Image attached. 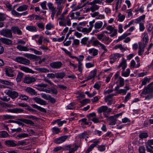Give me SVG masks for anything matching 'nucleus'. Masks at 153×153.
Masks as SVG:
<instances>
[{
  "label": "nucleus",
  "mask_w": 153,
  "mask_h": 153,
  "mask_svg": "<svg viewBox=\"0 0 153 153\" xmlns=\"http://www.w3.org/2000/svg\"><path fill=\"white\" fill-rule=\"evenodd\" d=\"M14 60L17 62L26 65H28L30 63V61L28 60L21 56L16 57Z\"/></svg>",
  "instance_id": "f257e3e1"
},
{
  "label": "nucleus",
  "mask_w": 153,
  "mask_h": 153,
  "mask_svg": "<svg viewBox=\"0 0 153 153\" xmlns=\"http://www.w3.org/2000/svg\"><path fill=\"white\" fill-rule=\"evenodd\" d=\"M66 0H55V4L57 5V9L58 13H60L62 10L64 6L62 4L65 2Z\"/></svg>",
  "instance_id": "f03ea898"
},
{
  "label": "nucleus",
  "mask_w": 153,
  "mask_h": 153,
  "mask_svg": "<svg viewBox=\"0 0 153 153\" xmlns=\"http://www.w3.org/2000/svg\"><path fill=\"white\" fill-rule=\"evenodd\" d=\"M59 24L60 26L65 27L66 25L70 26L71 25V23L70 19L68 18H65L62 21L59 22Z\"/></svg>",
  "instance_id": "7ed1b4c3"
},
{
  "label": "nucleus",
  "mask_w": 153,
  "mask_h": 153,
  "mask_svg": "<svg viewBox=\"0 0 153 153\" xmlns=\"http://www.w3.org/2000/svg\"><path fill=\"white\" fill-rule=\"evenodd\" d=\"M5 93L13 99L17 97L19 95L18 93L16 91L9 90H5Z\"/></svg>",
  "instance_id": "20e7f679"
},
{
  "label": "nucleus",
  "mask_w": 153,
  "mask_h": 153,
  "mask_svg": "<svg viewBox=\"0 0 153 153\" xmlns=\"http://www.w3.org/2000/svg\"><path fill=\"white\" fill-rule=\"evenodd\" d=\"M0 34L3 36L11 38L12 37L11 31L10 30L3 29L0 31Z\"/></svg>",
  "instance_id": "39448f33"
},
{
  "label": "nucleus",
  "mask_w": 153,
  "mask_h": 153,
  "mask_svg": "<svg viewBox=\"0 0 153 153\" xmlns=\"http://www.w3.org/2000/svg\"><path fill=\"white\" fill-rule=\"evenodd\" d=\"M5 70L6 76L10 77H13L14 76L13 71L12 68L6 67L5 68Z\"/></svg>",
  "instance_id": "423d86ee"
},
{
  "label": "nucleus",
  "mask_w": 153,
  "mask_h": 153,
  "mask_svg": "<svg viewBox=\"0 0 153 153\" xmlns=\"http://www.w3.org/2000/svg\"><path fill=\"white\" fill-rule=\"evenodd\" d=\"M36 80L35 78L33 76H26L24 78V82L27 84H30L34 82Z\"/></svg>",
  "instance_id": "0eeeda50"
},
{
  "label": "nucleus",
  "mask_w": 153,
  "mask_h": 153,
  "mask_svg": "<svg viewBox=\"0 0 153 153\" xmlns=\"http://www.w3.org/2000/svg\"><path fill=\"white\" fill-rule=\"evenodd\" d=\"M121 57L120 54L118 53L112 54L110 56V63L112 64L116 61V59Z\"/></svg>",
  "instance_id": "6e6552de"
},
{
  "label": "nucleus",
  "mask_w": 153,
  "mask_h": 153,
  "mask_svg": "<svg viewBox=\"0 0 153 153\" xmlns=\"http://www.w3.org/2000/svg\"><path fill=\"white\" fill-rule=\"evenodd\" d=\"M112 109L108 108V107L106 106H100L97 109V111L98 113L102 112H110L111 111Z\"/></svg>",
  "instance_id": "1a4fd4ad"
},
{
  "label": "nucleus",
  "mask_w": 153,
  "mask_h": 153,
  "mask_svg": "<svg viewBox=\"0 0 153 153\" xmlns=\"http://www.w3.org/2000/svg\"><path fill=\"white\" fill-rule=\"evenodd\" d=\"M107 30L110 31L109 33H113L112 34L110 35V36L111 37H113L115 36L117 34V30L115 29L113 27L111 26H108L106 27Z\"/></svg>",
  "instance_id": "9d476101"
},
{
  "label": "nucleus",
  "mask_w": 153,
  "mask_h": 153,
  "mask_svg": "<svg viewBox=\"0 0 153 153\" xmlns=\"http://www.w3.org/2000/svg\"><path fill=\"white\" fill-rule=\"evenodd\" d=\"M50 66L53 69H58L61 67L62 64L60 62H54L51 63L50 64Z\"/></svg>",
  "instance_id": "9b49d317"
},
{
  "label": "nucleus",
  "mask_w": 153,
  "mask_h": 153,
  "mask_svg": "<svg viewBox=\"0 0 153 153\" xmlns=\"http://www.w3.org/2000/svg\"><path fill=\"white\" fill-rule=\"evenodd\" d=\"M115 94H109L105 97V100L106 102L107 103L108 105H110L113 102L112 98L114 96H116Z\"/></svg>",
  "instance_id": "f8f14e48"
},
{
  "label": "nucleus",
  "mask_w": 153,
  "mask_h": 153,
  "mask_svg": "<svg viewBox=\"0 0 153 153\" xmlns=\"http://www.w3.org/2000/svg\"><path fill=\"white\" fill-rule=\"evenodd\" d=\"M33 100L36 103L42 105H45L47 103L45 101L37 97L33 98Z\"/></svg>",
  "instance_id": "ddd939ff"
},
{
  "label": "nucleus",
  "mask_w": 153,
  "mask_h": 153,
  "mask_svg": "<svg viewBox=\"0 0 153 153\" xmlns=\"http://www.w3.org/2000/svg\"><path fill=\"white\" fill-rule=\"evenodd\" d=\"M68 138V136L67 135L61 136L56 139L54 140V142L56 144L61 143L64 142Z\"/></svg>",
  "instance_id": "4468645a"
},
{
  "label": "nucleus",
  "mask_w": 153,
  "mask_h": 153,
  "mask_svg": "<svg viewBox=\"0 0 153 153\" xmlns=\"http://www.w3.org/2000/svg\"><path fill=\"white\" fill-rule=\"evenodd\" d=\"M118 82L119 84L115 87V89L116 90H118V88L123 87L124 85V79L121 76L119 77V79L118 80Z\"/></svg>",
  "instance_id": "2eb2a0df"
},
{
  "label": "nucleus",
  "mask_w": 153,
  "mask_h": 153,
  "mask_svg": "<svg viewBox=\"0 0 153 153\" xmlns=\"http://www.w3.org/2000/svg\"><path fill=\"white\" fill-rule=\"evenodd\" d=\"M4 143L6 145L11 147H15L17 146V144L15 143V141L13 140H8L5 141Z\"/></svg>",
  "instance_id": "dca6fc26"
},
{
  "label": "nucleus",
  "mask_w": 153,
  "mask_h": 153,
  "mask_svg": "<svg viewBox=\"0 0 153 153\" xmlns=\"http://www.w3.org/2000/svg\"><path fill=\"white\" fill-rule=\"evenodd\" d=\"M127 66V64L126 60L123 58H122L121 62L118 65V68H119L120 67H122L123 71H124L126 68Z\"/></svg>",
  "instance_id": "f3484780"
},
{
  "label": "nucleus",
  "mask_w": 153,
  "mask_h": 153,
  "mask_svg": "<svg viewBox=\"0 0 153 153\" xmlns=\"http://www.w3.org/2000/svg\"><path fill=\"white\" fill-rule=\"evenodd\" d=\"M24 56L31 60H37L39 58V56L31 54H25Z\"/></svg>",
  "instance_id": "a211bd4d"
},
{
  "label": "nucleus",
  "mask_w": 153,
  "mask_h": 153,
  "mask_svg": "<svg viewBox=\"0 0 153 153\" xmlns=\"http://www.w3.org/2000/svg\"><path fill=\"white\" fill-rule=\"evenodd\" d=\"M25 91L26 92H27L32 95H36L37 93L35 91V90L33 89L32 88L27 87L25 89Z\"/></svg>",
  "instance_id": "6ab92c4d"
},
{
  "label": "nucleus",
  "mask_w": 153,
  "mask_h": 153,
  "mask_svg": "<svg viewBox=\"0 0 153 153\" xmlns=\"http://www.w3.org/2000/svg\"><path fill=\"white\" fill-rule=\"evenodd\" d=\"M14 118L15 116H14L6 114L1 116L0 117V120H2L8 119H13Z\"/></svg>",
  "instance_id": "aec40b11"
},
{
  "label": "nucleus",
  "mask_w": 153,
  "mask_h": 153,
  "mask_svg": "<svg viewBox=\"0 0 153 153\" xmlns=\"http://www.w3.org/2000/svg\"><path fill=\"white\" fill-rule=\"evenodd\" d=\"M62 10H61V12L59 13H58V10L56 14V18L57 21H62L65 19V15L62 14H61Z\"/></svg>",
  "instance_id": "412c9836"
},
{
  "label": "nucleus",
  "mask_w": 153,
  "mask_h": 153,
  "mask_svg": "<svg viewBox=\"0 0 153 153\" xmlns=\"http://www.w3.org/2000/svg\"><path fill=\"white\" fill-rule=\"evenodd\" d=\"M28 6L26 4H24L19 6L17 9L16 10L18 12H22L26 11L28 9Z\"/></svg>",
  "instance_id": "4be33fe9"
},
{
  "label": "nucleus",
  "mask_w": 153,
  "mask_h": 153,
  "mask_svg": "<svg viewBox=\"0 0 153 153\" xmlns=\"http://www.w3.org/2000/svg\"><path fill=\"white\" fill-rule=\"evenodd\" d=\"M97 75V71L96 70H93L91 71L89 75L87 78V80L93 78Z\"/></svg>",
  "instance_id": "5701e85b"
},
{
  "label": "nucleus",
  "mask_w": 153,
  "mask_h": 153,
  "mask_svg": "<svg viewBox=\"0 0 153 153\" xmlns=\"http://www.w3.org/2000/svg\"><path fill=\"white\" fill-rule=\"evenodd\" d=\"M11 30L13 33H16L19 35H21L22 34V33L21 30L18 27H12L11 28Z\"/></svg>",
  "instance_id": "b1692460"
},
{
  "label": "nucleus",
  "mask_w": 153,
  "mask_h": 153,
  "mask_svg": "<svg viewBox=\"0 0 153 153\" xmlns=\"http://www.w3.org/2000/svg\"><path fill=\"white\" fill-rule=\"evenodd\" d=\"M20 69L26 73H29L32 74L34 73V71H33L27 67L20 66Z\"/></svg>",
  "instance_id": "393cba45"
},
{
  "label": "nucleus",
  "mask_w": 153,
  "mask_h": 153,
  "mask_svg": "<svg viewBox=\"0 0 153 153\" xmlns=\"http://www.w3.org/2000/svg\"><path fill=\"white\" fill-rule=\"evenodd\" d=\"M150 93L149 88L147 86V87H145L140 94V96L144 97L143 95H146Z\"/></svg>",
  "instance_id": "a878e982"
},
{
  "label": "nucleus",
  "mask_w": 153,
  "mask_h": 153,
  "mask_svg": "<svg viewBox=\"0 0 153 153\" xmlns=\"http://www.w3.org/2000/svg\"><path fill=\"white\" fill-rule=\"evenodd\" d=\"M29 135L27 134L23 133L18 134L16 136V138L18 140H19L22 138L27 137Z\"/></svg>",
  "instance_id": "bb28decb"
},
{
  "label": "nucleus",
  "mask_w": 153,
  "mask_h": 153,
  "mask_svg": "<svg viewBox=\"0 0 153 153\" xmlns=\"http://www.w3.org/2000/svg\"><path fill=\"white\" fill-rule=\"evenodd\" d=\"M139 45V49L138 54L139 55L141 56L143 53L144 52V49L145 47H143L142 46L141 42H139L138 43Z\"/></svg>",
  "instance_id": "cd10ccee"
},
{
  "label": "nucleus",
  "mask_w": 153,
  "mask_h": 153,
  "mask_svg": "<svg viewBox=\"0 0 153 153\" xmlns=\"http://www.w3.org/2000/svg\"><path fill=\"white\" fill-rule=\"evenodd\" d=\"M89 137V135L86 132H83L79 134V137L80 139L85 138L86 141H87V139Z\"/></svg>",
  "instance_id": "c85d7f7f"
},
{
  "label": "nucleus",
  "mask_w": 153,
  "mask_h": 153,
  "mask_svg": "<svg viewBox=\"0 0 153 153\" xmlns=\"http://www.w3.org/2000/svg\"><path fill=\"white\" fill-rule=\"evenodd\" d=\"M88 51L89 53H92V55L94 56H97L98 53V50L94 48L89 49L88 50Z\"/></svg>",
  "instance_id": "c756f323"
},
{
  "label": "nucleus",
  "mask_w": 153,
  "mask_h": 153,
  "mask_svg": "<svg viewBox=\"0 0 153 153\" xmlns=\"http://www.w3.org/2000/svg\"><path fill=\"white\" fill-rule=\"evenodd\" d=\"M0 40L3 43L7 45L11 44L12 42L11 40L5 38L0 39Z\"/></svg>",
  "instance_id": "7c9ffc66"
},
{
  "label": "nucleus",
  "mask_w": 153,
  "mask_h": 153,
  "mask_svg": "<svg viewBox=\"0 0 153 153\" xmlns=\"http://www.w3.org/2000/svg\"><path fill=\"white\" fill-rule=\"evenodd\" d=\"M75 59H76L78 62V71L79 72L82 73L83 68L82 63L81 62H80V60H79L77 57H76Z\"/></svg>",
  "instance_id": "2f4dec72"
},
{
  "label": "nucleus",
  "mask_w": 153,
  "mask_h": 153,
  "mask_svg": "<svg viewBox=\"0 0 153 153\" xmlns=\"http://www.w3.org/2000/svg\"><path fill=\"white\" fill-rule=\"evenodd\" d=\"M26 28L27 30L31 32H36L37 31L36 27L31 25H27Z\"/></svg>",
  "instance_id": "473e14b6"
},
{
  "label": "nucleus",
  "mask_w": 153,
  "mask_h": 153,
  "mask_svg": "<svg viewBox=\"0 0 153 153\" xmlns=\"http://www.w3.org/2000/svg\"><path fill=\"white\" fill-rule=\"evenodd\" d=\"M90 102V100L88 99H83L82 101H79V102L80 103V107H82V106L86 105L87 104L89 103Z\"/></svg>",
  "instance_id": "72a5a7b5"
},
{
  "label": "nucleus",
  "mask_w": 153,
  "mask_h": 153,
  "mask_svg": "<svg viewBox=\"0 0 153 153\" xmlns=\"http://www.w3.org/2000/svg\"><path fill=\"white\" fill-rule=\"evenodd\" d=\"M103 25V22L101 21H99L96 22L94 25V27L96 29H100Z\"/></svg>",
  "instance_id": "f704fd0d"
},
{
  "label": "nucleus",
  "mask_w": 153,
  "mask_h": 153,
  "mask_svg": "<svg viewBox=\"0 0 153 153\" xmlns=\"http://www.w3.org/2000/svg\"><path fill=\"white\" fill-rule=\"evenodd\" d=\"M56 77L57 78L62 79L65 76V74L64 72H60L55 73Z\"/></svg>",
  "instance_id": "c9c22d12"
},
{
  "label": "nucleus",
  "mask_w": 153,
  "mask_h": 153,
  "mask_svg": "<svg viewBox=\"0 0 153 153\" xmlns=\"http://www.w3.org/2000/svg\"><path fill=\"white\" fill-rule=\"evenodd\" d=\"M36 70L39 72L47 73L49 72V69L44 68H39L36 69Z\"/></svg>",
  "instance_id": "e433bc0d"
},
{
  "label": "nucleus",
  "mask_w": 153,
  "mask_h": 153,
  "mask_svg": "<svg viewBox=\"0 0 153 153\" xmlns=\"http://www.w3.org/2000/svg\"><path fill=\"white\" fill-rule=\"evenodd\" d=\"M31 106L33 108L37 109L43 112H45L46 111V110L45 108L39 106L36 104H32L31 105Z\"/></svg>",
  "instance_id": "4c0bfd02"
},
{
  "label": "nucleus",
  "mask_w": 153,
  "mask_h": 153,
  "mask_svg": "<svg viewBox=\"0 0 153 153\" xmlns=\"http://www.w3.org/2000/svg\"><path fill=\"white\" fill-rule=\"evenodd\" d=\"M140 64L139 63H138L137 65H136V62L134 60H132L130 62V67L132 68H138L140 66Z\"/></svg>",
  "instance_id": "58836bf2"
},
{
  "label": "nucleus",
  "mask_w": 153,
  "mask_h": 153,
  "mask_svg": "<svg viewBox=\"0 0 153 153\" xmlns=\"http://www.w3.org/2000/svg\"><path fill=\"white\" fill-rule=\"evenodd\" d=\"M17 48L21 51H29V49L26 47L22 46L20 45H18L16 47Z\"/></svg>",
  "instance_id": "ea45409f"
},
{
  "label": "nucleus",
  "mask_w": 153,
  "mask_h": 153,
  "mask_svg": "<svg viewBox=\"0 0 153 153\" xmlns=\"http://www.w3.org/2000/svg\"><path fill=\"white\" fill-rule=\"evenodd\" d=\"M151 79L150 78H148L147 77H145L141 80V85H146L147 83L149 82Z\"/></svg>",
  "instance_id": "a19ab883"
},
{
  "label": "nucleus",
  "mask_w": 153,
  "mask_h": 153,
  "mask_svg": "<svg viewBox=\"0 0 153 153\" xmlns=\"http://www.w3.org/2000/svg\"><path fill=\"white\" fill-rule=\"evenodd\" d=\"M121 75L122 76L127 77L129 76L130 72V71L129 68H127L126 71H123V70L122 71Z\"/></svg>",
  "instance_id": "79ce46f5"
},
{
  "label": "nucleus",
  "mask_w": 153,
  "mask_h": 153,
  "mask_svg": "<svg viewBox=\"0 0 153 153\" xmlns=\"http://www.w3.org/2000/svg\"><path fill=\"white\" fill-rule=\"evenodd\" d=\"M51 12V17L52 20L54 19V17L55 14H56V8L54 7L49 10Z\"/></svg>",
  "instance_id": "37998d69"
},
{
  "label": "nucleus",
  "mask_w": 153,
  "mask_h": 153,
  "mask_svg": "<svg viewBox=\"0 0 153 153\" xmlns=\"http://www.w3.org/2000/svg\"><path fill=\"white\" fill-rule=\"evenodd\" d=\"M20 120H22L23 122L30 126H33L34 124V123L32 121L29 120L24 119Z\"/></svg>",
  "instance_id": "c03bdc74"
},
{
  "label": "nucleus",
  "mask_w": 153,
  "mask_h": 153,
  "mask_svg": "<svg viewBox=\"0 0 153 153\" xmlns=\"http://www.w3.org/2000/svg\"><path fill=\"white\" fill-rule=\"evenodd\" d=\"M88 39V37H85L81 39V43L82 45H86L87 46L89 47V45L87 44V41Z\"/></svg>",
  "instance_id": "a18cd8bd"
},
{
  "label": "nucleus",
  "mask_w": 153,
  "mask_h": 153,
  "mask_svg": "<svg viewBox=\"0 0 153 153\" xmlns=\"http://www.w3.org/2000/svg\"><path fill=\"white\" fill-rule=\"evenodd\" d=\"M61 49L64 51L65 53L68 55L72 59L75 58L76 57L75 56H73L72 54L69 51H68L65 49L64 48H61Z\"/></svg>",
  "instance_id": "49530a36"
},
{
  "label": "nucleus",
  "mask_w": 153,
  "mask_h": 153,
  "mask_svg": "<svg viewBox=\"0 0 153 153\" xmlns=\"http://www.w3.org/2000/svg\"><path fill=\"white\" fill-rule=\"evenodd\" d=\"M131 34L130 33H124L122 36H119L118 37V39H117V40L119 41H120L123 39H124L127 36L130 35Z\"/></svg>",
  "instance_id": "de8ad7c7"
},
{
  "label": "nucleus",
  "mask_w": 153,
  "mask_h": 153,
  "mask_svg": "<svg viewBox=\"0 0 153 153\" xmlns=\"http://www.w3.org/2000/svg\"><path fill=\"white\" fill-rule=\"evenodd\" d=\"M119 88H118V90H116L114 88V91L117 92V93L118 94H122L123 95H124L126 94V90L124 89H119Z\"/></svg>",
  "instance_id": "09e8293b"
},
{
  "label": "nucleus",
  "mask_w": 153,
  "mask_h": 153,
  "mask_svg": "<svg viewBox=\"0 0 153 153\" xmlns=\"http://www.w3.org/2000/svg\"><path fill=\"white\" fill-rule=\"evenodd\" d=\"M100 8V6L97 4H94L91 7V11L92 12H94L95 11L98 10Z\"/></svg>",
  "instance_id": "8fccbe9b"
},
{
  "label": "nucleus",
  "mask_w": 153,
  "mask_h": 153,
  "mask_svg": "<svg viewBox=\"0 0 153 153\" xmlns=\"http://www.w3.org/2000/svg\"><path fill=\"white\" fill-rule=\"evenodd\" d=\"M23 75L22 73L19 72V73L16 78V80L17 82H20L22 79Z\"/></svg>",
  "instance_id": "3c124183"
},
{
  "label": "nucleus",
  "mask_w": 153,
  "mask_h": 153,
  "mask_svg": "<svg viewBox=\"0 0 153 153\" xmlns=\"http://www.w3.org/2000/svg\"><path fill=\"white\" fill-rule=\"evenodd\" d=\"M144 9L143 4L140 7L139 6L138 8L135 9V11L136 12L139 11L141 13H143L144 11Z\"/></svg>",
  "instance_id": "603ef678"
},
{
  "label": "nucleus",
  "mask_w": 153,
  "mask_h": 153,
  "mask_svg": "<svg viewBox=\"0 0 153 153\" xmlns=\"http://www.w3.org/2000/svg\"><path fill=\"white\" fill-rule=\"evenodd\" d=\"M118 17V20L120 22H123L125 18V16L124 15H121L120 13H119L117 16Z\"/></svg>",
  "instance_id": "864d4df0"
},
{
  "label": "nucleus",
  "mask_w": 153,
  "mask_h": 153,
  "mask_svg": "<svg viewBox=\"0 0 153 153\" xmlns=\"http://www.w3.org/2000/svg\"><path fill=\"white\" fill-rule=\"evenodd\" d=\"M148 134L146 132L141 133L139 135V137L141 139L146 138L148 137Z\"/></svg>",
  "instance_id": "5fc2aeb1"
},
{
  "label": "nucleus",
  "mask_w": 153,
  "mask_h": 153,
  "mask_svg": "<svg viewBox=\"0 0 153 153\" xmlns=\"http://www.w3.org/2000/svg\"><path fill=\"white\" fill-rule=\"evenodd\" d=\"M54 25L51 24V23L47 24L45 26V28L48 30H51L52 28H54Z\"/></svg>",
  "instance_id": "6e6d98bb"
},
{
  "label": "nucleus",
  "mask_w": 153,
  "mask_h": 153,
  "mask_svg": "<svg viewBox=\"0 0 153 153\" xmlns=\"http://www.w3.org/2000/svg\"><path fill=\"white\" fill-rule=\"evenodd\" d=\"M9 136L8 133L5 131H3L0 132V137H5Z\"/></svg>",
  "instance_id": "4d7b16f0"
},
{
  "label": "nucleus",
  "mask_w": 153,
  "mask_h": 153,
  "mask_svg": "<svg viewBox=\"0 0 153 153\" xmlns=\"http://www.w3.org/2000/svg\"><path fill=\"white\" fill-rule=\"evenodd\" d=\"M11 13L12 15H14L16 17H20L21 14L20 13L17 12L15 10H11Z\"/></svg>",
  "instance_id": "13d9d810"
},
{
  "label": "nucleus",
  "mask_w": 153,
  "mask_h": 153,
  "mask_svg": "<svg viewBox=\"0 0 153 153\" xmlns=\"http://www.w3.org/2000/svg\"><path fill=\"white\" fill-rule=\"evenodd\" d=\"M40 95L42 98L47 100H48L49 98H50V96L49 94H46L43 93L41 94Z\"/></svg>",
  "instance_id": "bf43d9fd"
},
{
  "label": "nucleus",
  "mask_w": 153,
  "mask_h": 153,
  "mask_svg": "<svg viewBox=\"0 0 153 153\" xmlns=\"http://www.w3.org/2000/svg\"><path fill=\"white\" fill-rule=\"evenodd\" d=\"M75 105V103H70L67 106L66 109H67L71 110L75 109L74 106Z\"/></svg>",
  "instance_id": "052dcab7"
},
{
  "label": "nucleus",
  "mask_w": 153,
  "mask_h": 153,
  "mask_svg": "<svg viewBox=\"0 0 153 153\" xmlns=\"http://www.w3.org/2000/svg\"><path fill=\"white\" fill-rule=\"evenodd\" d=\"M43 36H41L39 38L38 40H36V42L39 45H42V43Z\"/></svg>",
  "instance_id": "680f3d73"
},
{
  "label": "nucleus",
  "mask_w": 153,
  "mask_h": 153,
  "mask_svg": "<svg viewBox=\"0 0 153 153\" xmlns=\"http://www.w3.org/2000/svg\"><path fill=\"white\" fill-rule=\"evenodd\" d=\"M47 2L46 1H44L40 4V5L42 9L43 10H47L46 7V4Z\"/></svg>",
  "instance_id": "e2e57ef3"
},
{
  "label": "nucleus",
  "mask_w": 153,
  "mask_h": 153,
  "mask_svg": "<svg viewBox=\"0 0 153 153\" xmlns=\"http://www.w3.org/2000/svg\"><path fill=\"white\" fill-rule=\"evenodd\" d=\"M146 147L148 152L150 153H153V147L152 146H146Z\"/></svg>",
  "instance_id": "0e129e2a"
},
{
  "label": "nucleus",
  "mask_w": 153,
  "mask_h": 153,
  "mask_svg": "<svg viewBox=\"0 0 153 153\" xmlns=\"http://www.w3.org/2000/svg\"><path fill=\"white\" fill-rule=\"evenodd\" d=\"M98 150L100 152L104 151L105 149V145H102L98 146Z\"/></svg>",
  "instance_id": "69168bd1"
},
{
  "label": "nucleus",
  "mask_w": 153,
  "mask_h": 153,
  "mask_svg": "<svg viewBox=\"0 0 153 153\" xmlns=\"http://www.w3.org/2000/svg\"><path fill=\"white\" fill-rule=\"evenodd\" d=\"M98 47H100L102 49L104 50L103 53L107 52L108 51V50L106 48V46H105L104 44L101 43Z\"/></svg>",
  "instance_id": "338daca9"
},
{
  "label": "nucleus",
  "mask_w": 153,
  "mask_h": 153,
  "mask_svg": "<svg viewBox=\"0 0 153 153\" xmlns=\"http://www.w3.org/2000/svg\"><path fill=\"white\" fill-rule=\"evenodd\" d=\"M101 44V43L99 41L97 40H96L92 42V45L93 46H98V45L100 46Z\"/></svg>",
  "instance_id": "774afa93"
}]
</instances>
